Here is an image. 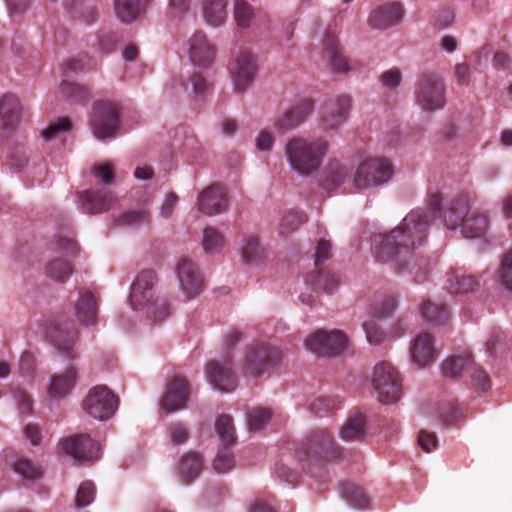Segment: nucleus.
I'll use <instances>...</instances> for the list:
<instances>
[{
    "label": "nucleus",
    "instance_id": "72a5a7b5",
    "mask_svg": "<svg viewBox=\"0 0 512 512\" xmlns=\"http://www.w3.org/2000/svg\"><path fill=\"white\" fill-rule=\"evenodd\" d=\"M350 179L351 172L349 168L339 163H330L326 171V177L323 181V187L330 191L336 189Z\"/></svg>",
    "mask_w": 512,
    "mask_h": 512
},
{
    "label": "nucleus",
    "instance_id": "f3484780",
    "mask_svg": "<svg viewBox=\"0 0 512 512\" xmlns=\"http://www.w3.org/2000/svg\"><path fill=\"white\" fill-rule=\"evenodd\" d=\"M351 99L348 95H340L334 101H329L323 108L322 126L325 130L336 129L347 119Z\"/></svg>",
    "mask_w": 512,
    "mask_h": 512
},
{
    "label": "nucleus",
    "instance_id": "7c9ffc66",
    "mask_svg": "<svg viewBox=\"0 0 512 512\" xmlns=\"http://www.w3.org/2000/svg\"><path fill=\"white\" fill-rule=\"evenodd\" d=\"M488 228V217L483 213L471 212L461 224V231L466 238H477L485 234Z\"/></svg>",
    "mask_w": 512,
    "mask_h": 512
},
{
    "label": "nucleus",
    "instance_id": "3c124183",
    "mask_svg": "<svg viewBox=\"0 0 512 512\" xmlns=\"http://www.w3.org/2000/svg\"><path fill=\"white\" fill-rule=\"evenodd\" d=\"M95 486L91 481H84L80 484L76 494L75 505L77 508H84L90 505L95 496Z\"/></svg>",
    "mask_w": 512,
    "mask_h": 512
},
{
    "label": "nucleus",
    "instance_id": "c756f323",
    "mask_svg": "<svg viewBox=\"0 0 512 512\" xmlns=\"http://www.w3.org/2000/svg\"><path fill=\"white\" fill-rule=\"evenodd\" d=\"M366 434V418L361 413L349 417L340 430V436L345 441H359Z\"/></svg>",
    "mask_w": 512,
    "mask_h": 512
},
{
    "label": "nucleus",
    "instance_id": "20e7f679",
    "mask_svg": "<svg viewBox=\"0 0 512 512\" xmlns=\"http://www.w3.org/2000/svg\"><path fill=\"white\" fill-rule=\"evenodd\" d=\"M394 174L391 161L383 157H371L363 160L356 168L352 183L355 189L365 190L389 182Z\"/></svg>",
    "mask_w": 512,
    "mask_h": 512
},
{
    "label": "nucleus",
    "instance_id": "4d7b16f0",
    "mask_svg": "<svg viewBox=\"0 0 512 512\" xmlns=\"http://www.w3.org/2000/svg\"><path fill=\"white\" fill-rule=\"evenodd\" d=\"M468 370L471 373L472 382L476 389L486 391L490 388V378L481 367L472 361Z\"/></svg>",
    "mask_w": 512,
    "mask_h": 512
},
{
    "label": "nucleus",
    "instance_id": "393cba45",
    "mask_svg": "<svg viewBox=\"0 0 512 512\" xmlns=\"http://www.w3.org/2000/svg\"><path fill=\"white\" fill-rule=\"evenodd\" d=\"M76 379L77 373L74 366H69L63 372L55 374L47 389L49 397L54 399L66 397L74 388Z\"/></svg>",
    "mask_w": 512,
    "mask_h": 512
},
{
    "label": "nucleus",
    "instance_id": "79ce46f5",
    "mask_svg": "<svg viewBox=\"0 0 512 512\" xmlns=\"http://www.w3.org/2000/svg\"><path fill=\"white\" fill-rule=\"evenodd\" d=\"M72 122L67 117H59L51 121L49 125L41 131V136L45 141H53L60 137L63 133L70 131Z\"/></svg>",
    "mask_w": 512,
    "mask_h": 512
},
{
    "label": "nucleus",
    "instance_id": "052dcab7",
    "mask_svg": "<svg viewBox=\"0 0 512 512\" xmlns=\"http://www.w3.org/2000/svg\"><path fill=\"white\" fill-rule=\"evenodd\" d=\"M363 329L370 344L378 345L385 338L384 332L373 320L364 322Z\"/></svg>",
    "mask_w": 512,
    "mask_h": 512
},
{
    "label": "nucleus",
    "instance_id": "69168bd1",
    "mask_svg": "<svg viewBox=\"0 0 512 512\" xmlns=\"http://www.w3.org/2000/svg\"><path fill=\"white\" fill-rule=\"evenodd\" d=\"M331 257V244L329 241L321 239L318 241L315 252V265L319 266Z\"/></svg>",
    "mask_w": 512,
    "mask_h": 512
},
{
    "label": "nucleus",
    "instance_id": "4c0bfd02",
    "mask_svg": "<svg viewBox=\"0 0 512 512\" xmlns=\"http://www.w3.org/2000/svg\"><path fill=\"white\" fill-rule=\"evenodd\" d=\"M341 493L343 498L357 509H363L369 504V497L366 495L364 490L353 483L343 484Z\"/></svg>",
    "mask_w": 512,
    "mask_h": 512
},
{
    "label": "nucleus",
    "instance_id": "a211bd4d",
    "mask_svg": "<svg viewBox=\"0 0 512 512\" xmlns=\"http://www.w3.org/2000/svg\"><path fill=\"white\" fill-rule=\"evenodd\" d=\"M404 16V9L399 2H388L372 10L368 23L375 29H387L397 25Z\"/></svg>",
    "mask_w": 512,
    "mask_h": 512
},
{
    "label": "nucleus",
    "instance_id": "aec40b11",
    "mask_svg": "<svg viewBox=\"0 0 512 512\" xmlns=\"http://www.w3.org/2000/svg\"><path fill=\"white\" fill-rule=\"evenodd\" d=\"M224 188L220 184H212L201 190L196 199L198 211L206 216H214L222 211Z\"/></svg>",
    "mask_w": 512,
    "mask_h": 512
},
{
    "label": "nucleus",
    "instance_id": "dca6fc26",
    "mask_svg": "<svg viewBox=\"0 0 512 512\" xmlns=\"http://www.w3.org/2000/svg\"><path fill=\"white\" fill-rule=\"evenodd\" d=\"M115 202L110 193L100 190H85L77 194L78 209L87 214H99L108 211Z\"/></svg>",
    "mask_w": 512,
    "mask_h": 512
},
{
    "label": "nucleus",
    "instance_id": "b1692460",
    "mask_svg": "<svg viewBox=\"0 0 512 512\" xmlns=\"http://www.w3.org/2000/svg\"><path fill=\"white\" fill-rule=\"evenodd\" d=\"M98 314V298L90 290H81L75 303V315L82 325L88 326L96 322Z\"/></svg>",
    "mask_w": 512,
    "mask_h": 512
},
{
    "label": "nucleus",
    "instance_id": "603ef678",
    "mask_svg": "<svg viewBox=\"0 0 512 512\" xmlns=\"http://www.w3.org/2000/svg\"><path fill=\"white\" fill-rule=\"evenodd\" d=\"M234 17L237 25L247 28L253 18V11L250 5L244 0H236L234 7Z\"/></svg>",
    "mask_w": 512,
    "mask_h": 512
},
{
    "label": "nucleus",
    "instance_id": "2eb2a0df",
    "mask_svg": "<svg viewBox=\"0 0 512 512\" xmlns=\"http://www.w3.org/2000/svg\"><path fill=\"white\" fill-rule=\"evenodd\" d=\"M189 396V383L185 378L175 377L167 386L166 392L160 400V408L165 413H173L183 409Z\"/></svg>",
    "mask_w": 512,
    "mask_h": 512
},
{
    "label": "nucleus",
    "instance_id": "1a4fd4ad",
    "mask_svg": "<svg viewBox=\"0 0 512 512\" xmlns=\"http://www.w3.org/2000/svg\"><path fill=\"white\" fill-rule=\"evenodd\" d=\"M279 361V350L267 342H254L246 351L244 366L249 374L260 376L273 368Z\"/></svg>",
    "mask_w": 512,
    "mask_h": 512
},
{
    "label": "nucleus",
    "instance_id": "680f3d73",
    "mask_svg": "<svg viewBox=\"0 0 512 512\" xmlns=\"http://www.w3.org/2000/svg\"><path fill=\"white\" fill-rule=\"evenodd\" d=\"M178 204V196L174 192L166 194L164 201L159 207V215L164 219H169Z\"/></svg>",
    "mask_w": 512,
    "mask_h": 512
},
{
    "label": "nucleus",
    "instance_id": "c85d7f7f",
    "mask_svg": "<svg viewBox=\"0 0 512 512\" xmlns=\"http://www.w3.org/2000/svg\"><path fill=\"white\" fill-rule=\"evenodd\" d=\"M23 115V107L19 100L13 95L0 97V117L6 126L16 125Z\"/></svg>",
    "mask_w": 512,
    "mask_h": 512
},
{
    "label": "nucleus",
    "instance_id": "a18cd8bd",
    "mask_svg": "<svg viewBox=\"0 0 512 512\" xmlns=\"http://www.w3.org/2000/svg\"><path fill=\"white\" fill-rule=\"evenodd\" d=\"M202 245L206 254L213 255L220 251L223 245V237L214 228L206 227L203 231Z\"/></svg>",
    "mask_w": 512,
    "mask_h": 512
},
{
    "label": "nucleus",
    "instance_id": "37998d69",
    "mask_svg": "<svg viewBox=\"0 0 512 512\" xmlns=\"http://www.w3.org/2000/svg\"><path fill=\"white\" fill-rule=\"evenodd\" d=\"M308 282L316 289H322L330 294L338 287L339 279L336 274L320 271L316 275H311Z\"/></svg>",
    "mask_w": 512,
    "mask_h": 512
},
{
    "label": "nucleus",
    "instance_id": "39448f33",
    "mask_svg": "<svg viewBox=\"0 0 512 512\" xmlns=\"http://www.w3.org/2000/svg\"><path fill=\"white\" fill-rule=\"evenodd\" d=\"M297 454L300 460H333L341 455V448L327 430L317 429L302 442Z\"/></svg>",
    "mask_w": 512,
    "mask_h": 512
},
{
    "label": "nucleus",
    "instance_id": "2f4dec72",
    "mask_svg": "<svg viewBox=\"0 0 512 512\" xmlns=\"http://www.w3.org/2000/svg\"><path fill=\"white\" fill-rule=\"evenodd\" d=\"M202 17L211 27H220L224 23V0H202Z\"/></svg>",
    "mask_w": 512,
    "mask_h": 512
},
{
    "label": "nucleus",
    "instance_id": "9b49d317",
    "mask_svg": "<svg viewBox=\"0 0 512 512\" xmlns=\"http://www.w3.org/2000/svg\"><path fill=\"white\" fill-rule=\"evenodd\" d=\"M117 407V397L106 386L94 387L83 401L84 410L91 417L100 421L110 419Z\"/></svg>",
    "mask_w": 512,
    "mask_h": 512
},
{
    "label": "nucleus",
    "instance_id": "f8f14e48",
    "mask_svg": "<svg viewBox=\"0 0 512 512\" xmlns=\"http://www.w3.org/2000/svg\"><path fill=\"white\" fill-rule=\"evenodd\" d=\"M258 70L257 60L248 51H241L236 55L229 67L234 90L241 93L250 86Z\"/></svg>",
    "mask_w": 512,
    "mask_h": 512
},
{
    "label": "nucleus",
    "instance_id": "5701e85b",
    "mask_svg": "<svg viewBox=\"0 0 512 512\" xmlns=\"http://www.w3.org/2000/svg\"><path fill=\"white\" fill-rule=\"evenodd\" d=\"M323 56L326 58L330 69L335 73H346L349 69L348 61L342 54L337 37L327 32L323 39Z\"/></svg>",
    "mask_w": 512,
    "mask_h": 512
},
{
    "label": "nucleus",
    "instance_id": "338daca9",
    "mask_svg": "<svg viewBox=\"0 0 512 512\" xmlns=\"http://www.w3.org/2000/svg\"><path fill=\"white\" fill-rule=\"evenodd\" d=\"M272 497H259L254 500L248 512H274Z\"/></svg>",
    "mask_w": 512,
    "mask_h": 512
},
{
    "label": "nucleus",
    "instance_id": "c03bdc74",
    "mask_svg": "<svg viewBox=\"0 0 512 512\" xmlns=\"http://www.w3.org/2000/svg\"><path fill=\"white\" fill-rule=\"evenodd\" d=\"M14 471L27 480H37L43 475L42 467L27 458H19L14 464Z\"/></svg>",
    "mask_w": 512,
    "mask_h": 512
},
{
    "label": "nucleus",
    "instance_id": "412c9836",
    "mask_svg": "<svg viewBox=\"0 0 512 512\" xmlns=\"http://www.w3.org/2000/svg\"><path fill=\"white\" fill-rule=\"evenodd\" d=\"M177 276L181 289L189 298L198 295L203 287V280L194 262L188 259L181 260Z\"/></svg>",
    "mask_w": 512,
    "mask_h": 512
},
{
    "label": "nucleus",
    "instance_id": "0e129e2a",
    "mask_svg": "<svg viewBox=\"0 0 512 512\" xmlns=\"http://www.w3.org/2000/svg\"><path fill=\"white\" fill-rule=\"evenodd\" d=\"M169 439L175 445L183 444L188 439L187 429L180 423L172 424L168 429Z\"/></svg>",
    "mask_w": 512,
    "mask_h": 512
},
{
    "label": "nucleus",
    "instance_id": "6e6d98bb",
    "mask_svg": "<svg viewBox=\"0 0 512 512\" xmlns=\"http://www.w3.org/2000/svg\"><path fill=\"white\" fill-rule=\"evenodd\" d=\"M59 92L65 96L80 101L87 96V90L74 82L63 79L59 85Z\"/></svg>",
    "mask_w": 512,
    "mask_h": 512
},
{
    "label": "nucleus",
    "instance_id": "774afa93",
    "mask_svg": "<svg viewBox=\"0 0 512 512\" xmlns=\"http://www.w3.org/2000/svg\"><path fill=\"white\" fill-rule=\"evenodd\" d=\"M418 442L421 448L426 452H431L438 444L436 434L427 431H421L419 433Z\"/></svg>",
    "mask_w": 512,
    "mask_h": 512
},
{
    "label": "nucleus",
    "instance_id": "cd10ccee",
    "mask_svg": "<svg viewBox=\"0 0 512 512\" xmlns=\"http://www.w3.org/2000/svg\"><path fill=\"white\" fill-rule=\"evenodd\" d=\"M480 286V280L474 275L453 272L448 276L446 288L451 294H467L474 292Z\"/></svg>",
    "mask_w": 512,
    "mask_h": 512
},
{
    "label": "nucleus",
    "instance_id": "a878e982",
    "mask_svg": "<svg viewBox=\"0 0 512 512\" xmlns=\"http://www.w3.org/2000/svg\"><path fill=\"white\" fill-rule=\"evenodd\" d=\"M52 344L59 354L67 359L76 357V344L78 342V333L75 329L56 328L50 335Z\"/></svg>",
    "mask_w": 512,
    "mask_h": 512
},
{
    "label": "nucleus",
    "instance_id": "a19ab883",
    "mask_svg": "<svg viewBox=\"0 0 512 512\" xmlns=\"http://www.w3.org/2000/svg\"><path fill=\"white\" fill-rule=\"evenodd\" d=\"M306 221L307 216L302 211L289 210L281 218L279 224V233L282 235H287L297 230Z\"/></svg>",
    "mask_w": 512,
    "mask_h": 512
},
{
    "label": "nucleus",
    "instance_id": "bb28decb",
    "mask_svg": "<svg viewBox=\"0 0 512 512\" xmlns=\"http://www.w3.org/2000/svg\"><path fill=\"white\" fill-rule=\"evenodd\" d=\"M469 202L468 196H460L447 205L443 215V221L448 229L453 230L461 226L469 214Z\"/></svg>",
    "mask_w": 512,
    "mask_h": 512
},
{
    "label": "nucleus",
    "instance_id": "864d4df0",
    "mask_svg": "<svg viewBox=\"0 0 512 512\" xmlns=\"http://www.w3.org/2000/svg\"><path fill=\"white\" fill-rule=\"evenodd\" d=\"M498 277L501 284L512 291V252L504 254L498 270Z\"/></svg>",
    "mask_w": 512,
    "mask_h": 512
},
{
    "label": "nucleus",
    "instance_id": "f03ea898",
    "mask_svg": "<svg viewBox=\"0 0 512 512\" xmlns=\"http://www.w3.org/2000/svg\"><path fill=\"white\" fill-rule=\"evenodd\" d=\"M327 149L328 143L323 139L294 137L287 142L285 155L294 171L308 176L320 168Z\"/></svg>",
    "mask_w": 512,
    "mask_h": 512
},
{
    "label": "nucleus",
    "instance_id": "7ed1b4c3",
    "mask_svg": "<svg viewBox=\"0 0 512 512\" xmlns=\"http://www.w3.org/2000/svg\"><path fill=\"white\" fill-rule=\"evenodd\" d=\"M155 274L152 271L141 272L131 286L130 304L134 310L147 308V314L155 324L163 322L169 315L168 306L154 299Z\"/></svg>",
    "mask_w": 512,
    "mask_h": 512
},
{
    "label": "nucleus",
    "instance_id": "bf43d9fd",
    "mask_svg": "<svg viewBox=\"0 0 512 512\" xmlns=\"http://www.w3.org/2000/svg\"><path fill=\"white\" fill-rule=\"evenodd\" d=\"M28 163L26 152L22 148H16L8 157L7 166L15 172L22 171Z\"/></svg>",
    "mask_w": 512,
    "mask_h": 512
},
{
    "label": "nucleus",
    "instance_id": "f257e3e1",
    "mask_svg": "<svg viewBox=\"0 0 512 512\" xmlns=\"http://www.w3.org/2000/svg\"><path fill=\"white\" fill-rule=\"evenodd\" d=\"M441 201V195H433L427 212L414 210L390 233L374 235L372 252L375 258L379 262L394 263L399 270L408 268L414 249L426 238L431 218L439 212Z\"/></svg>",
    "mask_w": 512,
    "mask_h": 512
},
{
    "label": "nucleus",
    "instance_id": "8fccbe9b",
    "mask_svg": "<svg viewBox=\"0 0 512 512\" xmlns=\"http://www.w3.org/2000/svg\"><path fill=\"white\" fill-rule=\"evenodd\" d=\"M206 378L214 389L224 390V368L215 361H211L206 367Z\"/></svg>",
    "mask_w": 512,
    "mask_h": 512
},
{
    "label": "nucleus",
    "instance_id": "473e14b6",
    "mask_svg": "<svg viewBox=\"0 0 512 512\" xmlns=\"http://www.w3.org/2000/svg\"><path fill=\"white\" fill-rule=\"evenodd\" d=\"M422 317L434 325H444L450 317V312L444 304L434 303L430 300L425 301L420 308Z\"/></svg>",
    "mask_w": 512,
    "mask_h": 512
},
{
    "label": "nucleus",
    "instance_id": "de8ad7c7",
    "mask_svg": "<svg viewBox=\"0 0 512 512\" xmlns=\"http://www.w3.org/2000/svg\"><path fill=\"white\" fill-rule=\"evenodd\" d=\"M271 418V412L264 408H255L248 414V428L250 431L257 432L264 428Z\"/></svg>",
    "mask_w": 512,
    "mask_h": 512
},
{
    "label": "nucleus",
    "instance_id": "6e6552de",
    "mask_svg": "<svg viewBox=\"0 0 512 512\" xmlns=\"http://www.w3.org/2000/svg\"><path fill=\"white\" fill-rule=\"evenodd\" d=\"M93 135L99 140L114 138L119 127V107L105 101L95 104L90 120Z\"/></svg>",
    "mask_w": 512,
    "mask_h": 512
},
{
    "label": "nucleus",
    "instance_id": "e2e57ef3",
    "mask_svg": "<svg viewBox=\"0 0 512 512\" xmlns=\"http://www.w3.org/2000/svg\"><path fill=\"white\" fill-rule=\"evenodd\" d=\"M55 249L57 252L64 255H74L78 251L76 241L67 236H60L55 242Z\"/></svg>",
    "mask_w": 512,
    "mask_h": 512
},
{
    "label": "nucleus",
    "instance_id": "58836bf2",
    "mask_svg": "<svg viewBox=\"0 0 512 512\" xmlns=\"http://www.w3.org/2000/svg\"><path fill=\"white\" fill-rule=\"evenodd\" d=\"M46 275L55 282H65L73 273L69 262L63 259H53L46 264Z\"/></svg>",
    "mask_w": 512,
    "mask_h": 512
},
{
    "label": "nucleus",
    "instance_id": "9d476101",
    "mask_svg": "<svg viewBox=\"0 0 512 512\" xmlns=\"http://www.w3.org/2000/svg\"><path fill=\"white\" fill-rule=\"evenodd\" d=\"M306 348L319 356H336L348 346L346 335L339 330H318L305 340Z\"/></svg>",
    "mask_w": 512,
    "mask_h": 512
},
{
    "label": "nucleus",
    "instance_id": "4468645a",
    "mask_svg": "<svg viewBox=\"0 0 512 512\" xmlns=\"http://www.w3.org/2000/svg\"><path fill=\"white\" fill-rule=\"evenodd\" d=\"M62 448L78 462H94L99 458L100 447L87 434H79L65 439Z\"/></svg>",
    "mask_w": 512,
    "mask_h": 512
},
{
    "label": "nucleus",
    "instance_id": "c9c22d12",
    "mask_svg": "<svg viewBox=\"0 0 512 512\" xmlns=\"http://www.w3.org/2000/svg\"><path fill=\"white\" fill-rule=\"evenodd\" d=\"M201 467L202 459L200 455L195 452H189L182 458L178 467V473L186 483H189L190 480L199 475Z\"/></svg>",
    "mask_w": 512,
    "mask_h": 512
},
{
    "label": "nucleus",
    "instance_id": "6ab92c4d",
    "mask_svg": "<svg viewBox=\"0 0 512 512\" xmlns=\"http://www.w3.org/2000/svg\"><path fill=\"white\" fill-rule=\"evenodd\" d=\"M409 352L412 361L419 367L429 365L435 361L437 355L434 346V337L427 332L419 333L412 340Z\"/></svg>",
    "mask_w": 512,
    "mask_h": 512
},
{
    "label": "nucleus",
    "instance_id": "09e8293b",
    "mask_svg": "<svg viewBox=\"0 0 512 512\" xmlns=\"http://www.w3.org/2000/svg\"><path fill=\"white\" fill-rule=\"evenodd\" d=\"M149 222V214L146 210L127 211L118 219L120 226L138 227Z\"/></svg>",
    "mask_w": 512,
    "mask_h": 512
},
{
    "label": "nucleus",
    "instance_id": "ea45409f",
    "mask_svg": "<svg viewBox=\"0 0 512 512\" xmlns=\"http://www.w3.org/2000/svg\"><path fill=\"white\" fill-rule=\"evenodd\" d=\"M471 362L472 358L470 355L450 357L442 364V374L446 378H456L464 369H469Z\"/></svg>",
    "mask_w": 512,
    "mask_h": 512
},
{
    "label": "nucleus",
    "instance_id": "e433bc0d",
    "mask_svg": "<svg viewBox=\"0 0 512 512\" xmlns=\"http://www.w3.org/2000/svg\"><path fill=\"white\" fill-rule=\"evenodd\" d=\"M264 249L258 237L248 236L241 247V257L246 264H259L264 259Z\"/></svg>",
    "mask_w": 512,
    "mask_h": 512
},
{
    "label": "nucleus",
    "instance_id": "ddd939ff",
    "mask_svg": "<svg viewBox=\"0 0 512 512\" xmlns=\"http://www.w3.org/2000/svg\"><path fill=\"white\" fill-rule=\"evenodd\" d=\"M187 52L193 66L207 69L216 60L217 47L205 33L197 31L188 40Z\"/></svg>",
    "mask_w": 512,
    "mask_h": 512
},
{
    "label": "nucleus",
    "instance_id": "f704fd0d",
    "mask_svg": "<svg viewBox=\"0 0 512 512\" xmlns=\"http://www.w3.org/2000/svg\"><path fill=\"white\" fill-rule=\"evenodd\" d=\"M114 12L121 22L132 23L140 16V0H114Z\"/></svg>",
    "mask_w": 512,
    "mask_h": 512
},
{
    "label": "nucleus",
    "instance_id": "5fc2aeb1",
    "mask_svg": "<svg viewBox=\"0 0 512 512\" xmlns=\"http://www.w3.org/2000/svg\"><path fill=\"white\" fill-rule=\"evenodd\" d=\"M397 307V299L394 296H387L381 302L372 307L371 314L373 317L382 319L393 314Z\"/></svg>",
    "mask_w": 512,
    "mask_h": 512
},
{
    "label": "nucleus",
    "instance_id": "0eeeda50",
    "mask_svg": "<svg viewBox=\"0 0 512 512\" xmlns=\"http://www.w3.org/2000/svg\"><path fill=\"white\" fill-rule=\"evenodd\" d=\"M445 91V83L438 74H423L416 88V102L426 111L441 109L446 103Z\"/></svg>",
    "mask_w": 512,
    "mask_h": 512
},
{
    "label": "nucleus",
    "instance_id": "423d86ee",
    "mask_svg": "<svg viewBox=\"0 0 512 512\" xmlns=\"http://www.w3.org/2000/svg\"><path fill=\"white\" fill-rule=\"evenodd\" d=\"M372 385L378 395V400L383 404L394 403L401 397V376L389 362H380L375 366Z\"/></svg>",
    "mask_w": 512,
    "mask_h": 512
},
{
    "label": "nucleus",
    "instance_id": "4be33fe9",
    "mask_svg": "<svg viewBox=\"0 0 512 512\" xmlns=\"http://www.w3.org/2000/svg\"><path fill=\"white\" fill-rule=\"evenodd\" d=\"M313 108L314 103L311 99L301 100L275 122V128L280 133L296 128L312 113Z\"/></svg>",
    "mask_w": 512,
    "mask_h": 512
},
{
    "label": "nucleus",
    "instance_id": "13d9d810",
    "mask_svg": "<svg viewBox=\"0 0 512 512\" xmlns=\"http://www.w3.org/2000/svg\"><path fill=\"white\" fill-rule=\"evenodd\" d=\"M193 92L199 96H206L212 93L214 85L201 74H194L191 77Z\"/></svg>",
    "mask_w": 512,
    "mask_h": 512
},
{
    "label": "nucleus",
    "instance_id": "49530a36",
    "mask_svg": "<svg viewBox=\"0 0 512 512\" xmlns=\"http://www.w3.org/2000/svg\"><path fill=\"white\" fill-rule=\"evenodd\" d=\"M341 406V401L337 397L322 396L317 398L310 406L311 411L317 416H325Z\"/></svg>",
    "mask_w": 512,
    "mask_h": 512
}]
</instances>
